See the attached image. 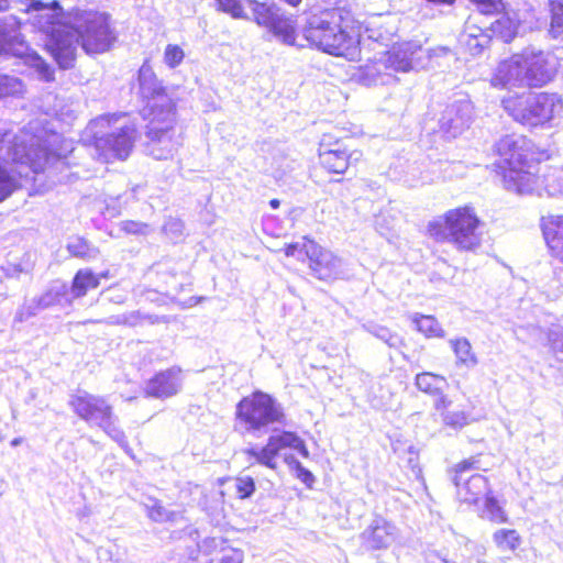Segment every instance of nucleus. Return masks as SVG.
Masks as SVG:
<instances>
[{
    "label": "nucleus",
    "mask_w": 563,
    "mask_h": 563,
    "mask_svg": "<svg viewBox=\"0 0 563 563\" xmlns=\"http://www.w3.org/2000/svg\"><path fill=\"white\" fill-rule=\"evenodd\" d=\"M244 554L239 549H221L218 563H243Z\"/></svg>",
    "instance_id": "8fccbe9b"
},
{
    "label": "nucleus",
    "mask_w": 563,
    "mask_h": 563,
    "mask_svg": "<svg viewBox=\"0 0 563 563\" xmlns=\"http://www.w3.org/2000/svg\"><path fill=\"white\" fill-rule=\"evenodd\" d=\"M144 507L150 519L156 522L174 521L177 517L176 512L164 507L162 503L155 498H148Z\"/></svg>",
    "instance_id": "72a5a7b5"
},
{
    "label": "nucleus",
    "mask_w": 563,
    "mask_h": 563,
    "mask_svg": "<svg viewBox=\"0 0 563 563\" xmlns=\"http://www.w3.org/2000/svg\"><path fill=\"white\" fill-rule=\"evenodd\" d=\"M473 115V106L467 95L457 93L448 103L439 120L440 130L446 137H456L468 128Z\"/></svg>",
    "instance_id": "dca6fc26"
},
{
    "label": "nucleus",
    "mask_w": 563,
    "mask_h": 563,
    "mask_svg": "<svg viewBox=\"0 0 563 563\" xmlns=\"http://www.w3.org/2000/svg\"><path fill=\"white\" fill-rule=\"evenodd\" d=\"M291 449L296 450L303 457H308L309 456V451H308L303 440H301L298 435H297L295 445H292Z\"/></svg>",
    "instance_id": "6e6d98bb"
},
{
    "label": "nucleus",
    "mask_w": 563,
    "mask_h": 563,
    "mask_svg": "<svg viewBox=\"0 0 563 563\" xmlns=\"http://www.w3.org/2000/svg\"><path fill=\"white\" fill-rule=\"evenodd\" d=\"M16 188V179L4 167H0V202L10 197Z\"/></svg>",
    "instance_id": "ea45409f"
},
{
    "label": "nucleus",
    "mask_w": 563,
    "mask_h": 563,
    "mask_svg": "<svg viewBox=\"0 0 563 563\" xmlns=\"http://www.w3.org/2000/svg\"><path fill=\"white\" fill-rule=\"evenodd\" d=\"M120 228L128 234L146 235L152 230L147 223L126 220L120 223Z\"/></svg>",
    "instance_id": "de8ad7c7"
},
{
    "label": "nucleus",
    "mask_w": 563,
    "mask_h": 563,
    "mask_svg": "<svg viewBox=\"0 0 563 563\" xmlns=\"http://www.w3.org/2000/svg\"><path fill=\"white\" fill-rule=\"evenodd\" d=\"M19 22L13 16L0 18V55H12L23 59L24 64L34 68L41 79H54L53 68L21 38L18 32Z\"/></svg>",
    "instance_id": "f8f14e48"
},
{
    "label": "nucleus",
    "mask_w": 563,
    "mask_h": 563,
    "mask_svg": "<svg viewBox=\"0 0 563 563\" xmlns=\"http://www.w3.org/2000/svg\"><path fill=\"white\" fill-rule=\"evenodd\" d=\"M122 119L125 117L106 114L91 120L87 125L86 134L93 140V148L99 159H125L130 155L136 130L132 124L119 123Z\"/></svg>",
    "instance_id": "39448f33"
},
{
    "label": "nucleus",
    "mask_w": 563,
    "mask_h": 563,
    "mask_svg": "<svg viewBox=\"0 0 563 563\" xmlns=\"http://www.w3.org/2000/svg\"><path fill=\"white\" fill-rule=\"evenodd\" d=\"M543 184L549 196H563V168L543 175Z\"/></svg>",
    "instance_id": "e433bc0d"
},
{
    "label": "nucleus",
    "mask_w": 563,
    "mask_h": 563,
    "mask_svg": "<svg viewBox=\"0 0 563 563\" xmlns=\"http://www.w3.org/2000/svg\"><path fill=\"white\" fill-rule=\"evenodd\" d=\"M521 56L529 88L542 87L554 78L559 63L553 54L528 47Z\"/></svg>",
    "instance_id": "4468645a"
},
{
    "label": "nucleus",
    "mask_w": 563,
    "mask_h": 563,
    "mask_svg": "<svg viewBox=\"0 0 563 563\" xmlns=\"http://www.w3.org/2000/svg\"><path fill=\"white\" fill-rule=\"evenodd\" d=\"M551 346L555 354H563V332H555L550 336Z\"/></svg>",
    "instance_id": "864d4df0"
},
{
    "label": "nucleus",
    "mask_w": 563,
    "mask_h": 563,
    "mask_svg": "<svg viewBox=\"0 0 563 563\" xmlns=\"http://www.w3.org/2000/svg\"><path fill=\"white\" fill-rule=\"evenodd\" d=\"M285 2L289 3L292 7H296L301 2V0H284Z\"/></svg>",
    "instance_id": "0e129e2a"
},
{
    "label": "nucleus",
    "mask_w": 563,
    "mask_h": 563,
    "mask_svg": "<svg viewBox=\"0 0 563 563\" xmlns=\"http://www.w3.org/2000/svg\"><path fill=\"white\" fill-rule=\"evenodd\" d=\"M551 8V24L549 33L553 38L563 36V0H549Z\"/></svg>",
    "instance_id": "c9c22d12"
},
{
    "label": "nucleus",
    "mask_w": 563,
    "mask_h": 563,
    "mask_svg": "<svg viewBox=\"0 0 563 563\" xmlns=\"http://www.w3.org/2000/svg\"><path fill=\"white\" fill-rule=\"evenodd\" d=\"M163 231L172 240H178L184 234V223L179 219L168 218L163 225Z\"/></svg>",
    "instance_id": "49530a36"
},
{
    "label": "nucleus",
    "mask_w": 563,
    "mask_h": 563,
    "mask_svg": "<svg viewBox=\"0 0 563 563\" xmlns=\"http://www.w3.org/2000/svg\"><path fill=\"white\" fill-rule=\"evenodd\" d=\"M518 27L519 22L507 14H503L490 25L492 32L506 43L510 42L516 36Z\"/></svg>",
    "instance_id": "7c9ffc66"
},
{
    "label": "nucleus",
    "mask_w": 563,
    "mask_h": 563,
    "mask_svg": "<svg viewBox=\"0 0 563 563\" xmlns=\"http://www.w3.org/2000/svg\"><path fill=\"white\" fill-rule=\"evenodd\" d=\"M493 541L501 552H514L520 543L521 538L515 529H498L493 534Z\"/></svg>",
    "instance_id": "c756f323"
},
{
    "label": "nucleus",
    "mask_w": 563,
    "mask_h": 563,
    "mask_svg": "<svg viewBox=\"0 0 563 563\" xmlns=\"http://www.w3.org/2000/svg\"><path fill=\"white\" fill-rule=\"evenodd\" d=\"M541 229L551 255L563 264V216L542 218Z\"/></svg>",
    "instance_id": "393cba45"
},
{
    "label": "nucleus",
    "mask_w": 563,
    "mask_h": 563,
    "mask_svg": "<svg viewBox=\"0 0 563 563\" xmlns=\"http://www.w3.org/2000/svg\"><path fill=\"white\" fill-rule=\"evenodd\" d=\"M54 306H71L66 283L55 282L41 296L25 302L18 309L14 321L25 322L40 311Z\"/></svg>",
    "instance_id": "f3484780"
},
{
    "label": "nucleus",
    "mask_w": 563,
    "mask_h": 563,
    "mask_svg": "<svg viewBox=\"0 0 563 563\" xmlns=\"http://www.w3.org/2000/svg\"><path fill=\"white\" fill-rule=\"evenodd\" d=\"M87 54H101L110 49L117 40L110 26V16L97 11L76 10L71 18V31L67 34Z\"/></svg>",
    "instance_id": "6e6552de"
},
{
    "label": "nucleus",
    "mask_w": 563,
    "mask_h": 563,
    "mask_svg": "<svg viewBox=\"0 0 563 563\" xmlns=\"http://www.w3.org/2000/svg\"><path fill=\"white\" fill-rule=\"evenodd\" d=\"M234 487L239 498L250 497L255 490V483L251 476H240L234 479Z\"/></svg>",
    "instance_id": "37998d69"
},
{
    "label": "nucleus",
    "mask_w": 563,
    "mask_h": 563,
    "mask_svg": "<svg viewBox=\"0 0 563 563\" xmlns=\"http://www.w3.org/2000/svg\"><path fill=\"white\" fill-rule=\"evenodd\" d=\"M482 517L495 523H504L508 520L505 510L499 505L498 500L490 494L485 498V507Z\"/></svg>",
    "instance_id": "f704fd0d"
},
{
    "label": "nucleus",
    "mask_w": 563,
    "mask_h": 563,
    "mask_svg": "<svg viewBox=\"0 0 563 563\" xmlns=\"http://www.w3.org/2000/svg\"><path fill=\"white\" fill-rule=\"evenodd\" d=\"M223 543V540L222 539H218V538H210V539H206L202 543V548L207 551V550H213V549H217L218 547L222 545Z\"/></svg>",
    "instance_id": "4d7b16f0"
},
{
    "label": "nucleus",
    "mask_w": 563,
    "mask_h": 563,
    "mask_svg": "<svg viewBox=\"0 0 563 563\" xmlns=\"http://www.w3.org/2000/svg\"><path fill=\"white\" fill-rule=\"evenodd\" d=\"M446 380L440 375L432 373H421L416 377L418 389L430 395H438L442 391Z\"/></svg>",
    "instance_id": "2f4dec72"
},
{
    "label": "nucleus",
    "mask_w": 563,
    "mask_h": 563,
    "mask_svg": "<svg viewBox=\"0 0 563 563\" xmlns=\"http://www.w3.org/2000/svg\"><path fill=\"white\" fill-rule=\"evenodd\" d=\"M559 361L563 363V358H559Z\"/></svg>",
    "instance_id": "69168bd1"
},
{
    "label": "nucleus",
    "mask_w": 563,
    "mask_h": 563,
    "mask_svg": "<svg viewBox=\"0 0 563 563\" xmlns=\"http://www.w3.org/2000/svg\"><path fill=\"white\" fill-rule=\"evenodd\" d=\"M27 2L25 12L35 11L40 30L49 36L47 46L63 69L73 67L75 62L74 38L67 35L71 31L73 13L64 15L58 1L44 3L40 0H25Z\"/></svg>",
    "instance_id": "20e7f679"
},
{
    "label": "nucleus",
    "mask_w": 563,
    "mask_h": 563,
    "mask_svg": "<svg viewBox=\"0 0 563 563\" xmlns=\"http://www.w3.org/2000/svg\"><path fill=\"white\" fill-rule=\"evenodd\" d=\"M316 245L317 243L313 241L305 239L303 242L288 244L285 249V254L287 256L296 257L299 261H305L306 258L310 260V250Z\"/></svg>",
    "instance_id": "58836bf2"
},
{
    "label": "nucleus",
    "mask_w": 563,
    "mask_h": 563,
    "mask_svg": "<svg viewBox=\"0 0 563 563\" xmlns=\"http://www.w3.org/2000/svg\"><path fill=\"white\" fill-rule=\"evenodd\" d=\"M107 323L108 324H123V325H125L124 316L123 314L112 316V317H110L108 319Z\"/></svg>",
    "instance_id": "13d9d810"
},
{
    "label": "nucleus",
    "mask_w": 563,
    "mask_h": 563,
    "mask_svg": "<svg viewBox=\"0 0 563 563\" xmlns=\"http://www.w3.org/2000/svg\"><path fill=\"white\" fill-rule=\"evenodd\" d=\"M466 36L467 40L465 43L473 55L481 54L490 42L489 35L482 31L479 34L470 33Z\"/></svg>",
    "instance_id": "a19ab883"
},
{
    "label": "nucleus",
    "mask_w": 563,
    "mask_h": 563,
    "mask_svg": "<svg viewBox=\"0 0 563 563\" xmlns=\"http://www.w3.org/2000/svg\"><path fill=\"white\" fill-rule=\"evenodd\" d=\"M184 57V51L178 45L168 44L166 46L164 52V62L168 67H177L183 62Z\"/></svg>",
    "instance_id": "c03bdc74"
},
{
    "label": "nucleus",
    "mask_w": 563,
    "mask_h": 563,
    "mask_svg": "<svg viewBox=\"0 0 563 563\" xmlns=\"http://www.w3.org/2000/svg\"><path fill=\"white\" fill-rule=\"evenodd\" d=\"M503 107L515 121L538 126L550 121L562 109V99L558 93L526 92L504 98Z\"/></svg>",
    "instance_id": "9d476101"
},
{
    "label": "nucleus",
    "mask_w": 563,
    "mask_h": 563,
    "mask_svg": "<svg viewBox=\"0 0 563 563\" xmlns=\"http://www.w3.org/2000/svg\"><path fill=\"white\" fill-rule=\"evenodd\" d=\"M309 267L318 279L324 282L343 278L345 275L342 258L318 244L310 250Z\"/></svg>",
    "instance_id": "6ab92c4d"
},
{
    "label": "nucleus",
    "mask_w": 563,
    "mask_h": 563,
    "mask_svg": "<svg viewBox=\"0 0 563 563\" xmlns=\"http://www.w3.org/2000/svg\"><path fill=\"white\" fill-rule=\"evenodd\" d=\"M180 369L172 367L156 374L146 385V394L155 398L176 395L180 389Z\"/></svg>",
    "instance_id": "b1692460"
},
{
    "label": "nucleus",
    "mask_w": 563,
    "mask_h": 563,
    "mask_svg": "<svg viewBox=\"0 0 563 563\" xmlns=\"http://www.w3.org/2000/svg\"><path fill=\"white\" fill-rule=\"evenodd\" d=\"M397 538V527L380 516L375 517L361 534L362 542L368 550L388 549Z\"/></svg>",
    "instance_id": "aec40b11"
},
{
    "label": "nucleus",
    "mask_w": 563,
    "mask_h": 563,
    "mask_svg": "<svg viewBox=\"0 0 563 563\" xmlns=\"http://www.w3.org/2000/svg\"><path fill=\"white\" fill-rule=\"evenodd\" d=\"M269 205L272 208L276 209L279 207V200L273 199V200H271Z\"/></svg>",
    "instance_id": "680f3d73"
},
{
    "label": "nucleus",
    "mask_w": 563,
    "mask_h": 563,
    "mask_svg": "<svg viewBox=\"0 0 563 563\" xmlns=\"http://www.w3.org/2000/svg\"><path fill=\"white\" fill-rule=\"evenodd\" d=\"M492 85L507 89L528 87L521 53L499 63L492 77Z\"/></svg>",
    "instance_id": "412c9836"
},
{
    "label": "nucleus",
    "mask_w": 563,
    "mask_h": 563,
    "mask_svg": "<svg viewBox=\"0 0 563 563\" xmlns=\"http://www.w3.org/2000/svg\"><path fill=\"white\" fill-rule=\"evenodd\" d=\"M297 434L290 431H283L282 433L271 435L265 446L261 450L249 449L247 455L254 457L257 463L265 465L272 470L276 468V456L286 448L295 445Z\"/></svg>",
    "instance_id": "4be33fe9"
},
{
    "label": "nucleus",
    "mask_w": 563,
    "mask_h": 563,
    "mask_svg": "<svg viewBox=\"0 0 563 563\" xmlns=\"http://www.w3.org/2000/svg\"><path fill=\"white\" fill-rule=\"evenodd\" d=\"M483 14L499 13L504 10L503 0H472Z\"/></svg>",
    "instance_id": "a18cd8bd"
},
{
    "label": "nucleus",
    "mask_w": 563,
    "mask_h": 563,
    "mask_svg": "<svg viewBox=\"0 0 563 563\" xmlns=\"http://www.w3.org/2000/svg\"><path fill=\"white\" fill-rule=\"evenodd\" d=\"M523 144L522 137L512 134L505 135L495 145L499 156L496 172L503 177L504 187L519 195L533 192L539 183L537 166L528 161Z\"/></svg>",
    "instance_id": "7ed1b4c3"
},
{
    "label": "nucleus",
    "mask_w": 563,
    "mask_h": 563,
    "mask_svg": "<svg viewBox=\"0 0 563 563\" xmlns=\"http://www.w3.org/2000/svg\"><path fill=\"white\" fill-rule=\"evenodd\" d=\"M23 90L24 85L20 78L0 73V98L19 95Z\"/></svg>",
    "instance_id": "4c0bfd02"
},
{
    "label": "nucleus",
    "mask_w": 563,
    "mask_h": 563,
    "mask_svg": "<svg viewBox=\"0 0 563 563\" xmlns=\"http://www.w3.org/2000/svg\"><path fill=\"white\" fill-rule=\"evenodd\" d=\"M21 442H22V439H21V438H14V439L11 441V445H12V446H18Z\"/></svg>",
    "instance_id": "e2e57ef3"
},
{
    "label": "nucleus",
    "mask_w": 563,
    "mask_h": 563,
    "mask_svg": "<svg viewBox=\"0 0 563 563\" xmlns=\"http://www.w3.org/2000/svg\"><path fill=\"white\" fill-rule=\"evenodd\" d=\"M481 220L471 207L451 209L428 223V233L439 242H449L460 251L473 252L481 246Z\"/></svg>",
    "instance_id": "423d86ee"
},
{
    "label": "nucleus",
    "mask_w": 563,
    "mask_h": 563,
    "mask_svg": "<svg viewBox=\"0 0 563 563\" xmlns=\"http://www.w3.org/2000/svg\"><path fill=\"white\" fill-rule=\"evenodd\" d=\"M474 460H465L456 464L453 483L457 488L459 497L468 504H476L483 496L490 494L487 478L482 474H470L477 470Z\"/></svg>",
    "instance_id": "2eb2a0df"
},
{
    "label": "nucleus",
    "mask_w": 563,
    "mask_h": 563,
    "mask_svg": "<svg viewBox=\"0 0 563 563\" xmlns=\"http://www.w3.org/2000/svg\"><path fill=\"white\" fill-rule=\"evenodd\" d=\"M286 461L289 463H294L295 467L298 472V477L307 485H310L314 481V477L311 472L305 468L300 462L296 461L294 456L286 457Z\"/></svg>",
    "instance_id": "3c124183"
},
{
    "label": "nucleus",
    "mask_w": 563,
    "mask_h": 563,
    "mask_svg": "<svg viewBox=\"0 0 563 563\" xmlns=\"http://www.w3.org/2000/svg\"><path fill=\"white\" fill-rule=\"evenodd\" d=\"M285 421L284 407L267 393L254 391L236 405L235 429L242 433L258 438L275 430V424H285Z\"/></svg>",
    "instance_id": "0eeeda50"
},
{
    "label": "nucleus",
    "mask_w": 563,
    "mask_h": 563,
    "mask_svg": "<svg viewBox=\"0 0 563 563\" xmlns=\"http://www.w3.org/2000/svg\"><path fill=\"white\" fill-rule=\"evenodd\" d=\"M64 165L60 157H51L45 151L37 147V139L27 131L19 133H0V167L4 164L19 163L27 165L37 174L51 168V161Z\"/></svg>",
    "instance_id": "1a4fd4ad"
},
{
    "label": "nucleus",
    "mask_w": 563,
    "mask_h": 563,
    "mask_svg": "<svg viewBox=\"0 0 563 563\" xmlns=\"http://www.w3.org/2000/svg\"><path fill=\"white\" fill-rule=\"evenodd\" d=\"M451 404H452V401L446 396L442 395L440 398H438L435 400V409L438 411H441V413L445 412V411L450 410Z\"/></svg>",
    "instance_id": "5fc2aeb1"
},
{
    "label": "nucleus",
    "mask_w": 563,
    "mask_h": 563,
    "mask_svg": "<svg viewBox=\"0 0 563 563\" xmlns=\"http://www.w3.org/2000/svg\"><path fill=\"white\" fill-rule=\"evenodd\" d=\"M443 421L452 428H462L467 424V415L464 411L448 410L442 412Z\"/></svg>",
    "instance_id": "09e8293b"
},
{
    "label": "nucleus",
    "mask_w": 563,
    "mask_h": 563,
    "mask_svg": "<svg viewBox=\"0 0 563 563\" xmlns=\"http://www.w3.org/2000/svg\"><path fill=\"white\" fill-rule=\"evenodd\" d=\"M69 406L80 419L102 429L121 448L128 451L126 437L119 428L118 418L106 398L79 390L71 396Z\"/></svg>",
    "instance_id": "9b49d317"
},
{
    "label": "nucleus",
    "mask_w": 563,
    "mask_h": 563,
    "mask_svg": "<svg viewBox=\"0 0 563 563\" xmlns=\"http://www.w3.org/2000/svg\"><path fill=\"white\" fill-rule=\"evenodd\" d=\"M12 0H0V12L7 11L11 7Z\"/></svg>",
    "instance_id": "bf43d9fd"
},
{
    "label": "nucleus",
    "mask_w": 563,
    "mask_h": 563,
    "mask_svg": "<svg viewBox=\"0 0 563 563\" xmlns=\"http://www.w3.org/2000/svg\"><path fill=\"white\" fill-rule=\"evenodd\" d=\"M419 332L427 338H444L445 331L433 316L415 313L411 318Z\"/></svg>",
    "instance_id": "c85d7f7f"
},
{
    "label": "nucleus",
    "mask_w": 563,
    "mask_h": 563,
    "mask_svg": "<svg viewBox=\"0 0 563 563\" xmlns=\"http://www.w3.org/2000/svg\"><path fill=\"white\" fill-rule=\"evenodd\" d=\"M424 51L418 42L409 41L394 45L382 58L386 69L409 71L421 66Z\"/></svg>",
    "instance_id": "a211bd4d"
},
{
    "label": "nucleus",
    "mask_w": 563,
    "mask_h": 563,
    "mask_svg": "<svg viewBox=\"0 0 563 563\" xmlns=\"http://www.w3.org/2000/svg\"><path fill=\"white\" fill-rule=\"evenodd\" d=\"M217 9L230 14L234 19L245 18L242 0H216Z\"/></svg>",
    "instance_id": "79ce46f5"
},
{
    "label": "nucleus",
    "mask_w": 563,
    "mask_h": 563,
    "mask_svg": "<svg viewBox=\"0 0 563 563\" xmlns=\"http://www.w3.org/2000/svg\"><path fill=\"white\" fill-rule=\"evenodd\" d=\"M139 85L142 96L148 99V152L156 159H167L180 144L174 128L175 104L146 62L139 70Z\"/></svg>",
    "instance_id": "f257e3e1"
},
{
    "label": "nucleus",
    "mask_w": 563,
    "mask_h": 563,
    "mask_svg": "<svg viewBox=\"0 0 563 563\" xmlns=\"http://www.w3.org/2000/svg\"><path fill=\"white\" fill-rule=\"evenodd\" d=\"M123 316L125 320V325L130 327H136L141 324L144 319H147L151 323L155 322V320L152 317H142L139 311H133L130 313H125Z\"/></svg>",
    "instance_id": "603ef678"
},
{
    "label": "nucleus",
    "mask_w": 563,
    "mask_h": 563,
    "mask_svg": "<svg viewBox=\"0 0 563 563\" xmlns=\"http://www.w3.org/2000/svg\"><path fill=\"white\" fill-rule=\"evenodd\" d=\"M108 299L110 301H114L117 303H122L124 301V298L122 296H118V297H108Z\"/></svg>",
    "instance_id": "052dcab7"
},
{
    "label": "nucleus",
    "mask_w": 563,
    "mask_h": 563,
    "mask_svg": "<svg viewBox=\"0 0 563 563\" xmlns=\"http://www.w3.org/2000/svg\"><path fill=\"white\" fill-rule=\"evenodd\" d=\"M67 251L74 257L91 261L98 257L99 250L81 236H73L67 243Z\"/></svg>",
    "instance_id": "cd10ccee"
},
{
    "label": "nucleus",
    "mask_w": 563,
    "mask_h": 563,
    "mask_svg": "<svg viewBox=\"0 0 563 563\" xmlns=\"http://www.w3.org/2000/svg\"><path fill=\"white\" fill-rule=\"evenodd\" d=\"M363 328L372 335L385 342L389 347L399 349L404 344V340L400 335L393 333L388 328L384 325L368 323L364 324Z\"/></svg>",
    "instance_id": "473e14b6"
},
{
    "label": "nucleus",
    "mask_w": 563,
    "mask_h": 563,
    "mask_svg": "<svg viewBox=\"0 0 563 563\" xmlns=\"http://www.w3.org/2000/svg\"><path fill=\"white\" fill-rule=\"evenodd\" d=\"M449 344L456 357V366L471 369L478 364V358L474 353L470 341L466 338L451 339L449 341Z\"/></svg>",
    "instance_id": "bb28decb"
},
{
    "label": "nucleus",
    "mask_w": 563,
    "mask_h": 563,
    "mask_svg": "<svg viewBox=\"0 0 563 563\" xmlns=\"http://www.w3.org/2000/svg\"><path fill=\"white\" fill-rule=\"evenodd\" d=\"M301 33L309 45L334 56L353 55L358 44L350 20L339 8L308 15Z\"/></svg>",
    "instance_id": "f03ea898"
},
{
    "label": "nucleus",
    "mask_w": 563,
    "mask_h": 563,
    "mask_svg": "<svg viewBox=\"0 0 563 563\" xmlns=\"http://www.w3.org/2000/svg\"><path fill=\"white\" fill-rule=\"evenodd\" d=\"M258 25L267 27L276 38L287 45H296V24L291 18L285 16L279 8L272 4L246 0Z\"/></svg>",
    "instance_id": "ddd939ff"
},
{
    "label": "nucleus",
    "mask_w": 563,
    "mask_h": 563,
    "mask_svg": "<svg viewBox=\"0 0 563 563\" xmlns=\"http://www.w3.org/2000/svg\"><path fill=\"white\" fill-rule=\"evenodd\" d=\"M362 152L355 150L349 152L338 143L334 148H321L319 153L320 164L330 173L343 174L351 164L358 162Z\"/></svg>",
    "instance_id": "5701e85b"
},
{
    "label": "nucleus",
    "mask_w": 563,
    "mask_h": 563,
    "mask_svg": "<svg viewBox=\"0 0 563 563\" xmlns=\"http://www.w3.org/2000/svg\"><path fill=\"white\" fill-rule=\"evenodd\" d=\"M99 284V276L91 269H79L73 278L71 286L68 287L70 302L85 297L88 290L98 288Z\"/></svg>",
    "instance_id": "a878e982"
}]
</instances>
